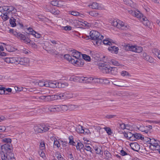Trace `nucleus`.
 <instances>
[{"label":"nucleus","mask_w":160,"mask_h":160,"mask_svg":"<svg viewBox=\"0 0 160 160\" xmlns=\"http://www.w3.org/2000/svg\"><path fill=\"white\" fill-rule=\"evenodd\" d=\"M90 35L91 38L93 40L92 42L95 45L98 46L101 44L102 39L103 38V36L100 35L98 32L95 31H91Z\"/></svg>","instance_id":"obj_1"},{"label":"nucleus","mask_w":160,"mask_h":160,"mask_svg":"<svg viewBox=\"0 0 160 160\" xmlns=\"http://www.w3.org/2000/svg\"><path fill=\"white\" fill-rule=\"evenodd\" d=\"M124 49L126 51H130L136 53H140L143 50L142 47L137 45H132L131 44L124 43L123 45Z\"/></svg>","instance_id":"obj_2"},{"label":"nucleus","mask_w":160,"mask_h":160,"mask_svg":"<svg viewBox=\"0 0 160 160\" xmlns=\"http://www.w3.org/2000/svg\"><path fill=\"white\" fill-rule=\"evenodd\" d=\"M148 143L150 144V148L153 150H158L160 148V146L158 145V141L153 138H147L146 140Z\"/></svg>","instance_id":"obj_3"},{"label":"nucleus","mask_w":160,"mask_h":160,"mask_svg":"<svg viewBox=\"0 0 160 160\" xmlns=\"http://www.w3.org/2000/svg\"><path fill=\"white\" fill-rule=\"evenodd\" d=\"M99 66L100 67V69L102 70L103 73H110L111 67L109 65L106 64L105 63H99Z\"/></svg>","instance_id":"obj_4"},{"label":"nucleus","mask_w":160,"mask_h":160,"mask_svg":"<svg viewBox=\"0 0 160 160\" xmlns=\"http://www.w3.org/2000/svg\"><path fill=\"white\" fill-rule=\"evenodd\" d=\"M8 12H6L3 14L2 18L4 20L6 21L8 20L10 18L11 14L12 13V11H13L15 9L12 6H8Z\"/></svg>","instance_id":"obj_5"},{"label":"nucleus","mask_w":160,"mask_h":160,"mask_svg":"<svg viewBox=\"0 0 160 160\" xmlns=\"http://www.w3.org/2000/svg\"><path fill=\"white\" fill-rule=\"evenodd\" d=\"M71 96L68 92H65L61 93L58 95H54V98L57 99H65L68 98H70Z\"/></svg>","instance_id":"obj_6"},{"label":"nucleus","mask_w":160,"mask_h":160,"mask_svg":"<svg viewBox=\"0 0 160 160\" xmlns=\"http://www.w3.org/2000/svg\"><path fill=\"white\" fill-rule=\"evenodd\" d=\"M2 151L4 154L11 152L12 150V145L8 144H5L2 146Z\"/></svg>","instance_id":"obj_7"},{"label":"nucleus","mask_w":160,"mask_h":160,"mask_svg":"<svg viewBox=\"0 0 160 160\" xmlns=\"http://www.w3.org/2000/svg\"><path fill=\"white\" fill-rule=\"evenodd\" d=\"M71 63L77 67H82L84 63V60L79 58L76 59H73L71 61Z\"/></svg>","instance_id":"obj_8"},{"label":"nucleus","mask_w":160,"mask_h":160,"mask_svg":"<svg viewBox=\"0 0 160 160\" xmlns=\"http://www.w3.org/2000/svg\"><path fill=\"white\" fill-rule=\"evenodd\" d=\"M17 64H20L22 65H26L29 62V59L27 58L18 57Z\"/></svg>","instance_id":"obj_9"},{"label":"nucleus","mask_w":160,"mask_h":160,"mask_svg":"<svg viewBox=\"0 0 160 160\" xmlns=\"http://www.w3.org/2000/svg\"><path fill=\"white\" fill-rule=\"evenodd\" d=\"M88 7L92 9H102L104 7L101 4H99L96 2H93L88 5Z\"/></svg>","instance_id":"obj_10"},{"label":"nucleus","mask_w":160,"mask_h":160,"mask_svg":"<svg viewBox=\"0 0 160 160\" xmlns=\"http://www.w3.org/2000/svg\"><path fill=\"white\" fill-rule=\"evenodd\" d=\"M129 27V26L127 23H125L122 21L118 20V28L122 30H127Z\"/></svg>","instance_id":"obj_11"},{"label":"nucleus","mask_w":160,"mask_h":160,"mask_svg":"<svg viewBox=\"0 0 160 160\" xmlns=\"http://www.w3.org/2000/svg\"><path fill=\"white\" fill-rule=\"evenodd\" d=\"M14 156L13 153L9 152L7 154H4L3 156H2L1 158L2 160H11L14 158Z\"/></svg>","instance_id":"obj_12"},{"label":"nucleus","mask_w":160,"mask_h":160,"mask_svg":"<svg viewBox=\"0 0 160 160\" xmlns=\"http://www.w3.org/2000/svg\"><path fill=\"white\" fill-rule=\"evenodd\" d=\"M58 82H57L56 81H51L49 82H46V87H50L52 88H55L58 87Z\"/></svg>","instance_id":"obj_13"},{"label":"nucleus","mask_w":160,"mask_h":160,"mask_svg":"<svg viewBox=\"0 0 160 160\" xmlns=\"http://www.w3.org/2000/svg\"><path fill=\"white\" fill-rule=\"evenodd\" d=\"M81 55L82 54H81V53L80 52L75 50L73 51L72 53V56L73 58L75 59V60L80 58Z\"/></svg>","instance_id":"obj_14"},{"label":"nucleus","mask_w":160,"mask_h":160,"mask_svg":"<svg viewBox=\"0 0 160 160\" xmlns=\"http://www.w3.org/2000/svg\"><path fill=\"white\" fill-rule=\"evenodd\" d=\"M131 148L133 150L138 152L140 149V146L136 142L131 143L130 144Z\"/></svg>","instance_id":"obj_15"},{"label":"nucleus","mask_w":160,"mask_h":160,"mask_svg":"<svg viewBox=\"0 0 160 160\" xmlns=\"http://www.w3.org/2000/svg\"><path fill=\"white\" fill-rule=\"evenodd\" d=\"M82 82L89 83L92 81L93 78L91 77H82Z\"/></svg>","instance_id":"obj_16"},{"label":"nucleus","mask_w":160,"mask_h":160,"mask_svg":"<svg viewBox=\"0 0 160 160\" xmlns=\"http://www.w3.org/2000/svg\"><path fill=\"white\" fill-rule=\"evenodd\" d=\"M112 83L113 85L119 87L125 86V84L123 81H116L112 82Z\"/></svg>","instance_id":"obj_17"},{"label":"nucleus","mask_w":160,"mask_h":160,"mask_svg":"<svg viewBox=\"0 0 160 160\" xmlns=\"http://www.w3.org/2000/svg\"><path fill=\"white\" fill-rule=\"evenodd\" d=\"M82 77L72 76L70 78V80L76 82H82Z\"/></svg>","instance_id":"obj_18"},{"label":"nucleus","mask_w":160,"mask_h":160,"mask_svg":"<svg viewBox=\"0 0 160 160\" xmlns=\"http://www.w3.org/2000/svg\"><path fill=\"white\" fill-rule=\"evenodd\" d=\"M108 50L112 53L117 54L118 52L119 49L118 47L112 46L108 48Z\"/></svg>","instance_id":"obj_19"},{"label":"nucleus","mask_w":160,"mask_h":160,"mask_svg":"<svg viewBox=\"0 0 160 160\" xmlns=\"http://www.w3.org/2000/svg\"><path fill=\"white\" fill-rule=\"evenodd\" d=\"M34 129L36 133L43 132V130L42 129V125H36L34 126Z\"/></svg>","instance_id":"obj_20"},{"label":"nucleus","mask_w":160,"mask_h":160,"mask_svg":"<svg viewBox=\"0 0 160 160\" xmlns=\"http://www.w3.org/2000/svg\"><path fill=\"white\" fill-rule=\"evenodd\" d=\"M141 21L145 26H148L149 24V22L146 18H144L143 17L141 18Z\"/></svg>","instance_id":"obj_21"},{"label":"nucleus","mask_w":160,"mask_h":160,"mask_svg":"<svg viewBox=\"0 0 160 160\" xmlns=\"http://www.w3.org/2000/svg\"><path fill=\"white\" fill-rule=\"evenodd\" d=\"M110 64H112L116 66H123L122 64H120L118 62L114 59H112L110 60V62H108Z\"/></svg>","instance_id":"obj_22"},{"label":"nucleus","mask_w":160,"mask_h":160,"mask_svg":"<svg viewBox=\"0 0 160 160\" xmlns=\"http://www.w3.org/2000/svg\"><path fill=\"white\" fill-rule=\"evenodd\" d=\"M16 19L13 17H11L9 20V22L12 27H14L16 26Z\"/></svg>","instance_id":"obj_23"},{"label":"nucleus","mask_w":160,"mask_h":160,"mask_svg":"<svg viewBox=\"0 0 160 160\" xmlns=\"http://www.w3.org/2000/svg\"><path fill=\"white\" fill-rule=\"evenodd\" d=\"M111 40L110 39L108 38L104 39L103 41V43L104 45L112 46V43Z\"/></svg>","instance_id":"obj_24"},{"label":"nucleus","mask_w":160,"mask_h":160,"mask_svg":"<svg viewBox=\"0 0 160 160\" xmlns=\"http://www.w3.org/2000/svg\"><path fill=\"white\" fill-rule=\"evenodd\" d=\"M152 52L160 59V51L159 50L154 48L152 50Z\"/></svg>","instance_id":"obj_25"},{"label":"nucleus","mask_w":160,"mask_h":160,"mask_svg":"<svg viewBox=\"0 0 160 160\" xmlns=\"http://www.w3.org/2000/svg\"><path fill=\"white\" fill-rule=\"evenodd\" d=\"M142 57L145 60L148 61L149 62H151V61L152 58L151 57H150L148 55L147 53L145 52L143 53Z\"/></svg>","instance_id":"obj_26"},{"label":"nucleus","mask_w":160,"mask_h":160,"mask_svg":"<svg viewBox=\"0 0 160 160\" xmlns=\"http://www.w3.org/2000/svg\"><path fill=\"white\" fill-rule=\"evenodd\" d=\"M77 150L81 152V149L84 147L83 145L80 142H78L77 143L76 146Z\"/></svg>","instance_id":"obj_27"},{"label":"nucleus","mask_w":160,"mask_h":160,"mask_svg":"<svg viewBox=\"0 0 160 160\" xmlns=\"http://www.w3.org/2000/svg\"><path fill=\"white\" fill-rule=\"evenodd\" d=\"M135 13L133 14V16H134L137 18H141L142 17V14L139 11H134Z\"/></svg>","instance_id":"obj_28"},{"label":"nucleus","mask_w":160,"mask_h":160,"mask_svg":"<svg viewBox=\"0 0 160 160\" xmlns=\"http://www.w3.org/2000/svg\"><path fill=\"white\" fill-rule=\"evenodd\" d=\"M110 70V73L113 75H116L118 73V68H117L111 67V69Z\"/></svg>","instance_id":"obj_29"},{"label":"nucleus","mask_w":160,"mask_h":160,"mask_svg":"<svg viewBox=\"0 0 160 160\" xmlns=\"http://www.w3.org/2000/svg\"><path fill=\"white\" fill-rule=\"evenodd\" d=\"M77 131L79 133L84 134L85 130L83 127L82 126H79L77 129Z\"/></svg>","instance_id":"obj_30"},{"label":"nucleus","mask_w":160,"mask_h":160,"mask_svg":"<svg viewBox=\"0 0 160 160\" xmlns=\"http://www.w3.org/2000/svg\"><path fill=\"white\" fill-rule=\"evenodd\" d=\"M104 154L105 155V159H109L111 158L112 155L108 151H105L104 152Z\"/></svg>","instance_id":"obj_31"},{"label":"nucleus","mask_w":160,"mask_h":160,"mask_svg":"<svg viewBox=\"0 0 160 160\" xmlns=\"http://www.w3.org/2000/svg\"><path fill=\"white\" fill-rule=\"evenodd\" d=\"M2 142L4 143H6L7 144H9L11 143L12 140L11 138H5L2 140Z\"/></svg>","instance_id":"obj_32"},{"label":"nucleus","mask_w":160,"mask_h":160,"mask_svg":"<svg viewBox=\"0 0 160 160\" xmlns=\"http://www.w3.org/2000/svg\"><path fill=\"white\" fill-rule=\"evenodd\" d=\"M47 51L48 52L51 54H55V55H57L58 54V52L55 49H49L48 50H47Z\"/></svg>","instance_id":"obj_33"},{"label":"nucleus","mask_w":160,"mask_h":160,"mask_svg":"<svg viewBox=\"0 0 160 160\" xmlns=\"http://www.w3.org/2000/svg\"><path fill=\"white\" fill-rule=\"evenodd\" d=\"M82 56L83 59L88 62L90 61L91 58L90 56H89L85 54H82Z\"/></svg>","instance_id":"obj_34"},{"label":"nucleus","mask_w":160,"mask_h":160,"mask_svg":"<svg viewBox=\"0 0 160 160\" xmlns=\"http://www.w3.org/2000/svg\"><path fill=\"white\" fill-rule=\"evenodd\" d=\"M18 57L10 58V63L17 64Z\"/></svg>","instance_id":"obj_35"},{"label":"nucleus","mask_w":160,"mask_h":160,"mask_svg":"<svg viewBox=\"0 0 160 160\" xmlns=\"http://www.w3.org/2000/svg\"><path fill=\"white\" fill-rule=\"evenodd\" d=\"M119 127L122 129H128V128L129 127L128 124H125L124 123H119Z\"/></svg>","instance_id":"obj_36"},{"label":"nucleus","mask_w":160,"mask_h":160,"mask_svg":"<svg viewBox=\"0 0 160 160\" xmlns=\"http://www.w3.org/2000/svg\"><path fill=\"white\" fill-rule=\"evenodd\" d=\"M78 108V106L74 105H69L68 106V109L70 110H73Z\"/></svg>","instance_id":"obj_37"},{"label":"nucleus","mask_w":160,"mask_h":160,"mask_svg":"<svg viewBox=\"0 0 160 160\" xmlns=\"http://www.w3.org/2000/svg\"><path fill=\"white\" fill-rule=\"evenodd\" d=\"M95 150L97 154L100 155H102L103 152L102 151L101 148H100L96 147L95 148Z\"/></svg>","instance_id":"obj_38"},{"label":"nucleus","mask_w":160,"mask_h":160,"mask_svg":"<svg viewBox=\"0 0 160 160\" xmlns=\"http://www.w3.org/2000/svg\"><path fill=\"white\" fill-rule=\"evenodd\" d=\"M105 131L108 135H111L112 133V132L109 127H105L104 128Z\"/></svg>","instance_id":"obj_39"},{"label":"nucleus","mask_w":160,"mask_h":160,"mask_svg":"<svg viewBox=\"0 0 160 160\" xmlns=\"http://www.w3.org/2000/svg\"><path fill=\"white\" fill-rule=\"evenodd\" d=\"M134 135V137H135V138L136 140L137 139H141V140H142L143 139V138L142 137V135L140 133H136Z\"/></svg>","instance_id":"obj_40"},{"label":"nucleus","mask_w":160,"mask_h":160,"mask_svg":"<svg viewBox=\"0 0 160 160\" xmlns=\"http://www.w3.org/2000/svg\"><path fill=\"white\" fill-rule=\"evenodd\" d=\"M89 14L91 16L95 17H97L100 15V14L99 13L97 12L94 11L90 12H89Z\"/></svg>","instance_id":"obj_41"},{"label":"nucleus","mask_w":160,"mask_h":160,"mask_svg":"<svg viewBox=\"0 0 160 160\" xmlns=\"http://www.w3.org/2000/svg\"><path fill=\"white\" fill-rule=\"evenodd\" d=\"M92 81L94 82L95 83H101L102 78H93Z\"/></svg>","instance_id":"obj_42"},{"label":"nucleus","mask_w":160,"mask_h":160,"mask_svg":"<svg viewBox=\"0 0 160 160\" xmlns=\"http://www.w3.org/2000/svg\"><path fill=\"white\" fill-rule=\"evenodd\" d=\"M102 83L101 84H108L110 83V81L109 80L105 78H102Z\"/></svg>","instance_id":"obj_43"},{"label":"nucleus","mask_w":160,"mask_h":160,"mask_svg":"<svg viewBox=\"0 0 160 160\" xmlns=\"http://www.w3.org/2000/svg\"><path fill=\"white\" fill-rule=\"evenodd\" d=\"M68 138L69 140V143L71 145H72L73 146L75 145L74 144L75 143V142H74L73 140V136H71L69 137Z\"/></svg>","instance_id":"obj_44"},{"label":"nucleus","mask_w":160,"mask_h":160,"mask_svg":"<svg viewBox=\"0 0 160 160\" xmlns=\"http://www.w3.org/2000/svg\"><path fill=\"white\" fill-rule=\"evenodd\" d=\"M59 2L57 1H53L51 2V4L52 5L54 6H56L58 7H61V5H59Z\"/></svg>","instance_id":"obj_45"},{"label":"nucleus","mask_w":160,"mask_h":160,"mask_svg":"<svg viewBox=\"0 0 160 160\" xmlns=\"http://www.w3.org/2000/svg\"><path fill=\"white\" fill-rule=\"evenodd\" d=\"M49 126H47L45 125H42V129L43 130V132L48 131L49 129Z\"/></svg>","instance_id":"obj_46"},{"label":"nucleus","mask_w":160,"mask_h":160,"mask_svg":"<svg viewBox=\"0 0 160 160\" xmlns=\"http://www.w3.org/2000/svg\"><path fill=\"white\" fill-rule=\"evenodd\" d=\"M39 148L41 150L45 149V144L44 142H41L40 143Z\"/></svg>","instance_id":"obj_47"},{"label":"nucleus","mask_w":160,"mask_h":160,"mask_svg":"<svg viewBox=\"0 0 160 160\" xmlns=\"http://www.w3.org/2000/svg\"><path fill=\"white\" fill-rule=\"evenodd\" d=\"M64 58H65L68 60L69 62H70L71 63V61L72 60H73V59L71 56H70L68 54H66L64 55Z\"/></svg>","instance_id":"obj_48"},{"label":"nucleus","mask_w":160,"mask_h":160,"mask_svg":"<svg viewBox=\"0 0 160 160\" xmlns=\"http://www.w3.org/2000/svg\"><path fill=\"white\" fill-rule=\"evenodd\" d=\"M61 110L63 111H66L68 110V106L65 105H60Z\"/></svg>","instance_id":"obj_49"},{"label":"nucleus","mask_w":160,"mask_h":160,"mask_svg":"<svg viewBox=\"0 0 160 160\" xmlns=\"http://www.w3.org/2000/svg\"><path fill=\"white\" fill-rule=\"evenodd\" d=\"M112 25L116 27L117 28H118V20H114L112 21L111 22Z\"/></svg>","instance_id":"obj_50"},{"label":"nucleus","mask_w":160,"mask_h":160,"mask_svg":"<svg viewBox=\"0 0 160 160\" xmlns=\"http://www.w3.org/2000/svg\"><path fill=\"white\" fill-rule=\"evenodd\" d=\"M56 156L58 160H64V159L63 157L62 156L61 154L58 153V152H57L56 154Z\"/></svg>","instance_id":"obj_51"},{"label":"nucleus","mask_w":160,"mask_h":160,"mask_svg":"<svg viewBox=\"0 0 160 160\" xmlns=\"http://www.w3.org/2000/svg\"><path fill=\"white\" fill-rule=\"evenodd\" d=\"M22 41L25 42V43L28 44L29 43H30L31 40L27 37H25L22 40Z\"/></svg>","instance_id":"obj_52"},{"label":"nucleus","mask_w":160,"mask_h":160,"mask_svg":"<svg viewBox=\"0 0 160 160\" xmlns=\"http://www.w3.org/2000/svg\"><path fill=\"white\" fill-rule=\"evenodd\" d=\"M38 153L40 156L42 158L44 159H45L46 158V157L44 153L42 150H40L38 152Z\"/></svg>","instance_id":"obj_53"},{"label":"nucleus","mask_w":160,"mask_h":160,"mask_svg":"<svg viewBox=\"0 0 160 160\" xmlns=\"http://www.w3.org/2000/svg\"><path fill=\"white\" fill-rule=\"evenodd\" d=\"M46 82H44L43 81H40L38 82V85L40 87L45 86L46 87Z\"/></svg>","instance_id":"obj_54"},{"label":"nucleus","mask_w":160,"mask_h":160,"mask_svg":"<svg viewBox=\"0 0 160 160\" xmlns=\"http://www.w3.org/2000/svg\"><path fill=\"white\" fill-rule=\"evenodd\" d=\"M30 46L33 48H37V45L34 42L31 40L30 43H29Z\"/></svg>","instance_id":"obj_55"},{"label":"nucleus","mask_w":160,"mask_h":160,"mask_svg":"<svg viewBox=\"0 0 160 160\" xmlns=\"http://www.w3.org/2000/svg\"><path fill=\"white\" fill-rule=\"evenodd\" d=\"M31 34L37 38H39L41 37V35L39 33H37L35 31V32L31 33Z\"/></svg>","instance_id":"obj_56"},{"label":"nucleus","mask_w":160,"mask_h":160,"mask_svg":"<svg viewBox=\"0 0 160 160\" xmlns=\"http://www.w3.org/2000/svg\"><path fill=\"white\" fill-rule=\"evenodd\" d=\"M116 117V115H108L105 116V118L107 119H110Z\"/></svg>","instance_id":"obj_57"},{"label":"nucleus","mask_w":160,"mask_h":160,"mask_svg":"<svg viewBox=\"0 0 160 160\" xmlns=\"http://www.w3.org/2000/svg\"><path fill=\"white\" fill-rule=\"evenodd\" d=\"M54 144L55 146H56L57 148H59L60 146V142L57 140H54Z\"/></svg>","instance_id":"obj_58"},{"label":"nucleus","mask_w":160,"mask_h":160,"mask_svg":"<svg viewBox=\"0 0 160 160\" xmlns=\"http://www.w3.org/2000/svg\"><path fill=\"white\" fill-rule=\"evenodd\" d=\"M71 14L74 16H78L80 15V13L77 11H72L71 12Z\"/></svg>","instance_id":"obj_59"},{"label":"nucleus","mask_w":160,"mask_h":160,"mask_svg":"<svg viewBox=\"0 0 160 160\" xmlns=\"http://www.w3.org/2000/svg\"><path fill=\"white\" fill-rule=\"evenodd\" d=\"M121 75L122 76L129 75L128 73L126 71H122L121 72Z\"/></svg>","instance_id":"obj_60"},{"label":"nucleus","mask_w":160,"mask_h":160,"mask_svg":"<svg viewBox=\"0 0 160 160\" xmlns=\"http://www.w3.org/2000/svg\"><path fill=\"white\" fill-rule=\"evenodd\" d=\"M91 148L89 146H85L84 147V149L88 151L91 152Z\"/></svg>","instance_id":"obj_61"},{"label":"nucleus","mask_w":160,"mask_h":160,"mask_svg":"<svg viewBox=\"0 0 160 160\" xmlns=\"http://www.w3.org/2000/svg\"><path fill=\"white\" fill-rule=\"evenodd\" d=\"M58 88H64L65 86V85L64 83H62L61 82H58Z\"/></svg>","instance_id":"obj_62"},{"label":"nucleus","mask_w":160,"mask_h":160,"mask_svg":"<svg viewBox=\"0 0 160 160\" xmlns=\"http://www.w3.org/2000/svg\"><path fill=\"white\" fill-rule=\"evenodd\" d=\"M22 52L23 53L26 54L31 53V52L30 51L25 48H24L22 50Z\"/></svg>","instance_id":"obj_63"},{"label":"nucleus","mask_w":160,"mask_h":160,"mask_svg":"<svg viewBox=\"0 0 160 160\" xmlns=\"http://www.w3.org/2000/svg\"><path fill=\"white\" fill-rule=\"evenodd\" d=\"M114 95L117 96H122L123 95L122 93L120 92H118L114 94Z\"/></svg>","instance_id":"obj_64"}]
</instances>
